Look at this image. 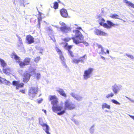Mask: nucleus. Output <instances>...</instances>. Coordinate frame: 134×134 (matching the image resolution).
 Returning <instances> with one entry per match:
<instances>
[{
  "label": "nucleus",
  "mask_w": 134,
  "mask_h": 134,
  "mask_svg": "<svg viewBox=\"0 0 134 134\" xmlns=\"http://www.w3.org/2000/svg\"><path fill=\"white\" fill-rule=\"evenodd\" d=\"M14 59L16 60V62H18L20 60V58L15 53L13 54Z\"/></svg>",
  "instance_id": "nucleus-24"
},
{
  "label": "nucleus",
  "mask_w": 134,
  "mask_h": 134,
  "mask_svg": "<svg viewBox=\"0 0 134 134\" xmlns=\"http://www.w3.org/2000/svg\"><path fill=\"white\" fill-rule=\"evenodd\" d=\"M21 1H23V3H23V5L24 6V7H25V4L24 3H25V2H24V0H21Z\"/></svg>",
  "instance_id": "nucleus-59"
},
{
  "label": "nucleus",
  "mask_w": 134,
  "mask_h": 134,
  "mask_svg": "<svg viewBox=\"0 0 134 134\" xmlns=\"http://www.w3.org/2000/svg\"><path fill=\"white\" fill-rule=\"evenodd\" d=\"M12 84L13 85L16 86V90L23 87L24 84L23 83H20L18 81H14L12 82Z\"/></svg>",
  "instance_id": "nucleus-8"
},
{
  "label": "nucleus",
  "mask_w": 134,
  "mask_h": 134,
  "mask_svg": "<svg viewBox=\"0 0 134 134\" xmlns=\"http://www.w3.org/2000/svg\"><path fill=\"white\" fill-rule=\"evenodd\" d=\"M134 57H133V55H131V56H130V58L131 59H133V58H134Z\"/></svg>",
  "instance_id": "nucleus-60"
},
{
  "label": "nucleus",
  "mask_w": 134,
  "mask_h": 134,
  "mask_svg": "<svg viewBox=\"0 0 134 134\" xmlns=\"http://www.w3.org/2000/svg\"><path fill=\"white\" fill-rule=\"evenodd\" d=\"M114 95V94L112 93L110 94H108V95L106 96V97L107 98H109L110 97H112Z\"/></svg>",
  "instance_id": "nucleus-42"
},
{
  "label": "nucleus",
  "mask_w": 134,
  "mask_h": 134,
  "mask_svg": "<svg viewBox=\"0 0 134 134\" xmlns=\"http://www.w3.org/2000/svg\"><path fill=\"white\" fill-rule=\"evenodd\" d=\"M40 57L38 56L35 59V61L36 63H37L40 60Z\"/></svg>",
  "instance_id": "nucleus-40"
},
{
  "label": "nucleus",
  "mask_w": 134,
  "mask_h": 134,
  "mask_svg": "<svg viewBox=\"0 0 134 134\" xmlns=\"http://www.w3.org/2000/svg\"><path fill=\"white\" fill-rule=\"evenodd\" d=\"M31 76V72L29 71H26L23 74V81L25 83L27 82L29 80Z\"/></svg>",
  "instance_id": "nucleus-5"
},
{
  "label": "nucleus",
  "mask_w": 134,
  "mask_h": 134,
  "mask_svg": "<svg viewBox=\"0 0 134 134\" xmlns=\"http://www.w3.org/2000/svg\"><path fill=\"white\" fill-rule=\"evenodd\" d=\"M38 88L37 86L31 87L29 88V92H38Z\"/></svg>",
  "instance_id": "nucleus-19"
},
{
  "label": "nucleus",
  "mask_w": 134,
  "mask_h": 134,
  "mask_svg": "<svg viewBox=\"0 0 134 134\" xmlns=\"http://www.w3.org/2000/svg\"><path fill=\"white\" fill-rule=\"evenodd\" d=\"M77 29L78 30H82V28H81V27H77Z\"/></svg>",
  "instance_id": "nucleus-57"
},
{
  "label": "nucleus",
  "mask_w": 134,
  "mask_h": 134,
  "mask_svg": "<svg viewBox=\"0 0 134 134\" xmlns=\"http://www.w3.org/2000/svg\"><path fill=\"white\" fill-rule=\"evenodd\" d=\"M58 2L59 3H61V2L60 1H59V0H58Z\"/></svg>",
  "instance_id": "nucleus-64"
},
{
  "label": "nucleus",
  "mask_w": 134,
  "mask_h": 134,
  "mask_svg": "<svg viewBox=\"0 0 134 134\" xmlns=\"http://www.w3.org/2000/svg\"><path fill=\"white\" fill-rule=\"evenodd\" d=\"M106 52L108 54H109V51L108 49H107L106 50Z\"/></svg>",
  "instance_id": "nucleus-58"
},
{
  "label": "nucleus",
  "mask_w": 134,
  "mask_h": 134,
  "mask_svg": "<svg viewBox=\"0 0 134 134\" xmlns=\"http://www.w3.org/2000/svg\"><path fill=\"white\" fill-rule=\"evenodd\" d=\"M104 24L105 25V27L108 29H110L112 26H114L115 25H118L117 24H114L109 20H107V23H105Z\"/></svg>",
  "instance_id": "nucleus-10"
},
{
  "label": "nucleus",
  "mask_w": 134,
  "mask_h": 134,
  "mask_svg": "<svg viewBox=\"0 0 134 134\" xmlns=\"http://www.w3.org/2000/svg\"><path fill=\"white\" fill-rule=\"evenodd\" d=\"M45 30L47 31L49 34H52L53 33V30L51 27H47L45 28Z\"/></svg>",
  "instance_id": "nucleus-22"
},
{
  "label": "nucleus",
  "mask_w": 134,
  "mask_h": 134,
  "mask_svg": "<svg viewBox=\"0 0 134 134\" xmlns=\"http://www.w3.org/2000/svg\"><path fill=\"white\" fill-rule=\"evenodd\" d=\"M105 21V19L102 17L100 18L98 20V22L99 25L101 26H103L104 27H105L104 24L105 23H104V22Z\"/></svg>",
  "instance_id": "nucleus-18"
},
{
  "label": "nucleus",
  "mask_w": 134,
  "mask_h": 134,
  "mask_svg": "<svg viewBox=\"0 0 134 134\" xmlns=\"http://www.w3.org/2000/svg\"><path fill=\"white\" fill-rule=\"evenodd\" d=\"M36 93H29V95L30 98H33L35 96Z\"/></svg>",
  "instance_id": "nucleus-32"
},
{
  "label": "nucleus",
  "mask_w": 134,
  "mask_h": 134,
  "mask_svg": "<svg viewBox=\"0 0 134 134\" xmlns=\"http://www.w3.org/2000/svg\"><path fill=\"white\" fill-rule=\"evenodd\" d=\"M0 63L1 65V66L3 67V72L5 73H7L8 72L9 69L4 68V67L7 65V64L1 58H0Z\"/></svg>",
  "instance_id": "nucleus-7"
},
{
  "label": "nucleus",
  "mask_w": 134,
  "mask_h": 134,
  "mask_svg": "<svg viewBox=\"0 0 134 134\" xmlns=\"http://www.w3.org/2000/svg\"><path fill=\"white\" fill-rule=\"evenodd\" d=\"M42 110H43V111H44V113L45 114H46V110H44V109H43Z\"/></svg>",
  "instance_id": "nucleus-61"
},
{
  "label": "nucleus",
  "mask_w": 134,
  "mask_h": 134,
  "mask_svg": "<svg viewBox=\"0 0 134 134\" xmlns=\"http://www.w3.org/2000/svg\"><path fill=\"white\" fill-rule=\"evenodd\" d=\"M31 60L29 58H26L24 61V63L26 65H27L29 64Z\"/></svg>",
  "instance_id": "nucleus-26"
},
{
  "label": "nucleus",
  "mask_w": 134,
  "mask_h": 134,
  "mask_svg": "<svg viewBox=\"0 0 134 134\" xmlns=\"http://www.w3.org/2000/svg\"><path fill=\"white\" fill-rule=\"evenodd\" d=\"M56 91L58 92H64L63 90L59 88H56Z\"/></svg>",
  "instance_id": "nucleus-36"
},
{
  "label": "nucleus",
  "mask_w": 134,
  "mask_h": 134,
  "mask_svg": "<svg viewBox=\"0 0 134 134\" xmlns=\"http://www.w3.org/2000/svg\"><path fill=\"white\" fill-rule=\"evenodd\" d=\"M17 47L18 49L21 50H23L24 49L23 45L17 44Z\"/></svg>",
  "instance_id": "nucleus-31"
},
{
  "label": "nucleus",
  "mask_w": 134,
  "mask_h": 134,
  "mask_svg": "<svg viewBox=\"0 0 134 134\" xmlns=\"http://www.w3.org/2000/svg\"><path fill=\"white\" fill-rule=\"evenodd\" d=\"M58 102L57 100L55 99L51 102V103L53 105L52 108V110L54 112L56 113L57 111H61L57 113L58 115H61L63 114L65 112V110L61 111L63 109V107L61 106H59L57 105Z\"/></svg>",
  "instance_id": "nucleus-1"
},
{
  "label": "nucleus",
  "mask_w": 134,
  "mask_h": 134,
  "mask_svg": "<svg viewBox=\"0 0 134 134\" xmlns=\"http://www.w3.org/2000/svg\"><path fill=\"white\" fill-rule=\"evenodd\" d=\"M72 121L74 122L75 123V124H76L77 125H78V124L79 122H78V121H77L76 120L74 119H73L72 120Z\"/></svg>",
  "instance_id": "nucleus-46"
},
{
  "label": "nucleus",
  "mask_w": 134,
  "mask_h": 134,
  "mask_svg": "<svg viewBox=\"0 0 134 134\" xmlns=\"http://www.w3.org/2000/svg\"><path fill=\"white\" fill-rule=\"evenodd\" d=\"M17 44L23 45L22 41H18Z\"/></svg>",
  "instance_id": "nucleus-53"
},
{
  "label": "nucleus",
  "mask_w": 134,
  "mask_h": 134,
  "mask_svg": "<svg viewBox=\"0 0 134 134\" xmlns=\"http://www.w3.org/2000/svg\"><path fill=\"white\" fill-rule=\"evenodd\" d=\"M105 112H108L109 111L107 110H105L104 111Z\"/></svg>",
  "instance_id": "nucleus-62"
},
{
  "label": "nucleus",
  "mask_w": 134,
  "mask_h": 134,
  "mask_svg": "<svg viewBox=\"0 0 134 134\" xmlns=\"http://www.w3.org/2000/svg\"><path fill=\"white\" fill-rule=\"evenodd\" d=\"M128 99H129L130 101L134 103V100L131 99L127 97H126Z\"/></svg>",
  "instance_id": "nucleus-51"
},
{
  "label": "nucleus",
  "mask_w": 134,
  "mask_h": 134,
  "mask_svg": "<svg viewBox=\"0 0 134 134\" xmlns=\"http://www.w3.org/2000/svg\"><path fill=\"white\" fill-rule=\"evenodd\" d=\"M82 43L86 46H87L88 45V43L86 41L83 42Z\"/></svg>",
  "instance_id": "nucleus-47"
},
{
  "label": "nucleus",
  "mask_w": 134,
  "mask_h": 134,
  "mask_svg": "<svg viewBox=\"0 0 134 134\" xmlns=\"http://www.w3.org/2000/svg\"><path fill=\"white\" fill-rule=\"evenodd\" d=\"M18 62L19 63V65L21 68H23L26 65L24 62H23L20 61Z\"/></svg>",
  "instance_id": "nucleus-33"
},
{
  "label": "nucleus",
  "mask_w": 134,
  "mask_h": 134,
  "mask_svg": "<svg viewBox=\"0 0 134 134\" xmlns=\"http://www.w3.org/2000/svg\"><path fill=\"white\" fill-rule=\"evenodd\" d=\"M94 34L97 35L106 36L107 34L105 32L98 29H96L94 30Z\"/></svg>",
  "instance_id": "nucleus-14"
},
{
  "label": "nucleus",
  "mask_w": 134,
  "mask_h": 134,
  "mask_svg": "<svg viewBox=\"0 0 134 134\" xmlns=\"http://www.w3.org/2000/svg\"><path fill=\"white\" fill-rule=\"evenodd\" d=\"M39 123L42 126L43 129L47 134H51L49 131V126L43 122L42 119L41 118H39Z\"/></svg>",
  "instance_id": "nucleus-4"
},
{
  "label": "nucleus",
  "mask_w": 134,
  "mask_h": 134,
  "mask_svg": "<svg viewBox=\"0 0 134 134\" xmlns=\"http://www.w3.org/2000/svg\"><path fill=\"white\" fill-rule=\"evenodd\" d=\"M60 94L64 97L66 96V94L65 93H59Z\"/></svg>",
  "instance_id": "nucleus-45"
},
{
  "label": "nucleus",
  "mask_w": 134,
  "mask_h": 134,
  "mask_svg": "<svg viewBox=\"0 0 134 134\" xmlns=\"http://www.w3.org/2000/svg\"><path fill=\"white\" fill-rule=\"evenodd\" d=\"M71 39V38L66 37L63 39V40L65 42H68Z\"/></svg>",
  "instance_id": "nucleus-37"
},
{
  "label": "nucleus",
  "mask_w": 134,
  "mask_h": 134,
  "mask_svg": "<svg viewBox=\"0 0 134 134\" xmlns=\"http://www.w3.org/2000/svg\"><path fill=\"white\" fill-rule=\"evenodd\" d=\"M110 16L113 18L120 19L119 18H118V17L119 16V15L116 14H111Z\"/></svg>",
  "instance_id": "nucleus-29"
},
{
  "label": "nucleus",
  "mask_w": 134,
  "mask_h": 134,
  "mask_svg": "<svg viewBox=\"0 0 134 134\" xmlns=\"http://www.w3.org/2000/svg\"><path fill=\"white\" fill-rule=\"evenodd\" d=\"M34 38L30 35H27L26 36V42L28 44H30L34 42Z\"/></svg>",
  "instance_id": "nucleus-12"
},
{
  "label": "nucleus",
  "mask_w": 134,
  "mask_h": 134,
  "mask_svg": "<svg viewBox=\"0 0 134 134\" xmlns=\"http://www.w3.org/2000/svg\"><path fill=\"white\" fill-rule=\"evenodd\" d=\"M60 58L61 60V63L64 66L65 68L67 67V66L66 65L65 63V60L64 59V56L63 55L62 53V55H59Z\"/></svg>",
  "instance_id": "nucleus-15"
},
{
  "label": "nucleus",
  "mask_w": 134,
  "mask_h": 134,
  "mask_svg": "<svg viewBox=\"0 0 134 134\" xmlns=\"http://www.w3.org/2000/svg\"><path fill=\"white\" fill-rule=\"evenodd\" d=\"M20 92H25V91H24V90H22L21 91H20Z\"/></svg>",
  "instance_id": "nucleus-63"
},
{
  "label": "nucleus",
  "mask_w": 134,
  "mask_h": 134,
  "mask_svg": "<svg viewBox=\"0 0 134 134\" xmlns=\"http://www.w3.org/2000/svg\"><path fill=\"white\" fill-rule=\"evenodd\" d=\"M69 55L71 56L72 57H73L74 56L73 52L71 51H68Z\"/></svg>",
  "instance_id": "nucleus-39"
},
{
  "label": "nucleus",
  "mask_w": 134,
  "mask_h": 134,
  "mask_svg": "<svg viewBox=\"0 0 134 134\" xmlns=\"http://www.w3.org/2000/svg\"><path fill=\"white\" fill-rule=\"evenodd\" d=\"M101 53L102 54H103V53H104L105 54H106V52H104V49L103 47L102 48H101Z\"/></svg>",
  "instance_id": "nucleus-43"
},
{
  "label": "nucleus",
  "mask_w": 134,
  "mask_h": 134,
  "mask_svg": "<svg viewBox=\"0 0 134 134\" xmlns=\"http://www.w3.org/2000/svg\"><path fill=\"white\" fill-rule=\"evenodd\" d=\"M93 70V68H89L88 69L85 70L83 76L85 80H87L91 76Z\"/></svg>",
  "instance_id": "nucleus-3"
},
{
  "label": "nucleus",
  "mask_w": 134,
  "mask_h": 134,
  "mask_svg": "<svg viewBox=\"0 0 134 134\" xmlns=\"http://www.w3.org/2000/svg\"><path fill=\"white\" fill-rule=\"evenodd\" d=\"M71 38L73 40V42L76 44H77L80 43H82L81 41H80L77 40L76 38L72 37Z\"/></svg>",
  "instance_id": "nucleus-23"
},
{
  "label": "nucleus",
  "mask_w": 134,
  "mask_h": 134,
  "mask_svg": "<svg viewBox=\"0 0 134 134\" xmlns=\"http://www.w3.org/2000/svg\"><path fill=\"white\" fill-rule=\"evenodd\" d=\"M55 96H51V97L50 98V100H51L54 99H55Z\"/></svg>",
  "instance_id": "nucleus-44"
},
{
  "label": "nucleus",
  "mask_w": 134,
  "mask_h": 134,
  "mask_svg": "<svg viewBox=\"0 0 134 134\" xmlns=\"http://www.w3.org/2000/svg\"><path fill=\"white\" fill-rule=\"evenodd\" d=\"M81 62L82 63L83 62V60L82 59H74L72 60V62L74 63L78 64L79 62Z\"/></svg>",
  "instance_id": "nucleus-25"
},
{
  "label": "nucleus",
  "mask_w": 134,
  "mask_h": 134,
  "mask_svg": "<svg viewBox=\"0 0 134 134\" xmlns=\"http://www.w3.org/2000/svg\"><path fill=\"white\" fill-rule=\"evenodd\" d=\"M123 2L127 5L129 7H131L134 8V4L127 0H124Z\"/></svg>",
  "instance_id": "nucleus-20"
},
{
  "label": "nucleus",
  "mask_w": 134,
  "mask_h": 134,
  "mask_svg": "<svg viewBox=\"0 0 134 134\" xmlns=\"http://www.w3.org/2000/svg\"><path fill=\"white\" fill-rule=\"evenodd\" d=\"M112 102L113 103L116 104L120 105V103H119L118 102L117 100H115V99H113L111 100Z\"/></svg>",
  "instance_id": "nucleus-38"
},
{
  "label": "nucleus",
  "mask_w": 134,
  "mask_h": 134,
  "mask_svg": "<svg viewBox=\"0 0 134 134\" xmlns=\"http://www.w3.org/2000/svg\"><path fill=\"white\" fill-rule=\"evenodd\" d=\"M94 127V125H93L91 127L89 130L90 131V132L91 134H93L94 132V129L93 128Z\"/></svg>",
  "instance_id": "nucleus-34"
},
{
  "label": "nucleus",
  "mask_w": 134,
  "mask_h": 134,
  "mask_svg": "<svg viewBox=\"0 0 134 134\" xmlns=\"http://www.w3.org/2000/svg\"><path fill=\"white\" fill-rule=\"evenodd\" d=\"M105 108H106L108 109H110V105H108L106 103H104L102 104V108L103 109Z\"/></svg>",
  "instance_id": "nucleus-27"
},
{
  "label": "nucleus",
  "mask_w": 134,
  "mask_h": 134,
  "mask_svg": "<svg viewBox=\"0 0 134 134\" xmlns=\"http://www.w3.org/2000/svg\"><path fill=\"white\" fill-rule=\"evenodd\" d=\"M55 49L56 51L59 54V55H62V53L61 50L60 49L56 47H55Z\"/></svg>",
  "instance_id": "nucleus-35"
},
{
  "label": "nucleus",
  "mask_w": 134,
  "mask_h": 134,
  "mask_svg": "<svg viewBox=\"0 0 134 134\" xmlns=\"http://www.w3.org/2000/svg\"><path fill=\"white\" fill-rule=\"evenodd\" d=\"M60 13L61 16L63 18H66L68 16L67 10L64 8L60 9Z\"/></svg>",
  "instance_id": "nucleus-9"
},
{
  "label": "nucleus",
  "mask_w": 134,
  "mask_h": 134,
  "mask_svg": "<svg viewBox=\"0 0 134 134\" xmlns=\"http://www.w3.org/2000/svg\"><path fill=\"white\" fill-rule=\"evenodd\" d=\"M97 45L99 48H100L101 49L103 47L102 45L100 44H97Z\"/></svg>",
  "instance_id": "nucleus-48"
},
{
  "label": "nucleus",
  "mask_w": 134,
  "mask_h": 134,
  "mask_svg": "<svg viewBox=\"0 0 134 134\" xmlns=\"http://www.w3.org/2000/svg\"><path fill=\"white\" fill-rule=\"evenodd\" d=\"M125 55L127 56L129 58H130L131 55L127 54V53H126L125 54H124V55L125 56Z\"/></svg>",
  "instance_id": "nucleus-50"
},
{
  "label": "nucleus",
  "mask_w": 134,
  "mask_h": 134,
  "mask_svg": "<svg viewBox=\"0 0 134 134\" xmlns=\"http://www.w3.org/2000/svg\"><path fill=\"white\" fill-rule=\"evenodd\" d=\"M112 90L114 92H118L122 89V86L120 85L115 84L112 86Z\"/></svg>",
  "instance_id": "nucleus-13"
},
{
  "label": "nucleus",
  "mask_w": 134,
  "mask_h": 134,
  "mask_svg": "<svg viewBox=\"0 0 134 134\" xmlns=\"http://www.w3.org/2000/svg\"><path fill=\"white\" fill-rule=\"evenodd\" d=\"M86 54H85L82 57H80V59H81L82 58H84L85 59H86L85 57H86Z\"/></svg>",
  "instance_id": "nucleus-54"
},
{
  "label": "nucleus",
  "mask_w": 134,
  "mask_h": 134,
  "mask_svg": "<svg viewBox=\"0 0 134 134\" xmlns=\"http://www.w3.org/2000/svg\"><path fill=\"white\" fill-rule=\"evenodd\" d=\"M71 95L74 98L79 101H81L82 99V97H81L79 95L75 94L73 93H72Z\"/></svg>",
  "instance_id": "nucleus-16"
},
{
  "label": "nucleus",
  "mask_w": 134,
  "mask_h": 134,
  "mask_svg": "<svg viewBox=\"0 0 134 134\" xmlns=\"http://www.w3.org/2000/svg\"><path fill=\"white\" fill-rule=\"evenodd\" d=\"M129 115L131 118L134 120V116H132L130 115Z\"/></svg>",
  "instance_id": "nucleus-55"
},
{
  "label": "nucleus",
  "mask_w": 134,
  "mask_h": 134,
  "mask_svg": "<svg viewBox=\"0 0 134 134\" xmlns=\"http://www.w3.org/2000/svg\"><path fill=\"white\" fill-rule=\"evenodd\" d=\"M65 106L66 108L70 110L74 108L75 107V105L70 100H67L65 101Z\"/></svg>",
  "instance_id": "nucleus-6"
},
{
  "label": "nucleus",
  "mask_w": 134,
  "mask_h": 134,
  "mask_svg": "<svg viewBox=\"0 0 134 134\" xmlns=\"http://www.w3.org/2000/svg\"><path fill=\"white\" fill-rule=\"evenodd\" d=\"M18 39V41H22V39L19 36H17Z\"/></svg>",
  "instance_id": "nucleus-49"
},
{
  "label": "nucleus",
  "mask_w": 134,
  "mask_h": 134,
  "mask_svg": "<svg viewBox=\"0 0 134 134\" xmlns=\"http://www.w3.org/2000/svg\"><path fill=\"white\" fill-rule=\"evenodd\" d=\"M43 100V99H41L40 100H38V103L39 104L41 103L42 102V101Z\"/></svg>",
  "instance_id": "nucleus-52"
},
{
  "label": "nucleus",
  "mask_w": 134,
  "mask_h": 134,
  "mask_svg": "<svg viewBox=\"0 0 134 134\" xmlns=\"http://www.w3.org/2000/svg\"><path fill=\"white\" fill-rule=\"evenodd\" d=\"M59 4L57 2H55L54 3L53 8L55 9H57L58 8Z\"/></svg>",
  "instance_id": "nucleus-30"
},
{
  "label": "nucleus",
  "mask_w": 134,
  "mask_h": 134,
  "mask_svg": "<svg viewBox=\"0 0 134 134\" xmlns=\"http://www.w3.org/2000/svg\"><path fill=\"white\" fill-rule=\"evenodd\" d=\"M59 24L62 26L60 27V30L63 33H66L71 31V28L68 26L64 23L60 21Z\"/></svg>",
  "instance_id": "nucleus-2"
},
{
  "label": "nucleus",
  "mask_w": 134,
  "mask_h": 134,
  "mask_svg": "<svg viewBox=\"0 0 134 134\" xmlns=\"http://www.w3.org/2000/svg\"><path fill=\"white\" fill-rule=\"evenodd\" d=\"M101 58L102 59H103L104 60H105V58L104 57H103V56H102L101 55Z\"/></svg>",
  "instance_id": "nucleus-56"
},
{
  "label": "nucleus",
  "mask_w": 134,
  "mask_h": 134,
  "mask_svg": "<svg viewBox=\"0 0 134 134\" xmlns=\"http://www.w3.org/2000/svg\"><path fill=\"white\" fill-rule=\"evenodd\" d=\"M42 18L41 17L38 18V24L37 25V27L39 28L40 27L41 23L40 22L42 20Z\"/></svg>",
  "instance_id": "nucleus-28"
},
{
  "label": "nucleus",
  "mask_w": 134,
  "mask_h": 134,
  "mask_svg": "<svg viewBox=\"0 0 134 134\" xmlns=\"http://www.w3.org/2000/svg\"><path fill=\"white\" fill-rule=\"evenodd\" d=\"M75 32V36L76 38L79 39L80 40H82L83 39V36L82 35L81 33L78 30H74L73 32Z\"/></svg>",
  "instance_id": "nucleus-11"
},
{
  "label": "nucleus",
  "mask_w": 134,
  "mask_h": 134,
  "mask_svg": "<svg viewBox=\"0 0 134 134\" xmlns=\"http://www.w3.org/2000/svg\"><path fill=\"white\" fill-rule=\"evenodd\" d=\"M41 76L40 74L39 73H37L36 75V78L37 80L39 79Z\"/></svg>",
  "instance_id": "nucleus-41"
},
{
  "label": "nucleus",
  "mask_w": 134,
  "mask_h": 134,
  "mask_svg": "<svg viewBox=\"0 0 134 134\" xmlns=\"http://www.w3.org/2000/svg\"><path fill=\"white\" fill-rule=\"evenodd\" d=\"M0 83H5L6 85H9L10 83V82L6 80L5 79L2 78L1 77H0Z\"/></svg>",
  "instance_id": "nucleus-17"
},
{
  "label": "nucleus",
  "mask_w": 134,
  "mask_h": 134,
  "mask_svg": "<svg viewBox=\"0 0 134 134\" xmlns=\"http://www.w3.org/2000/svg\"><path fill=\"white\" fill-rule=\"evenodd\" d=\"M72 45H68V43H65L64 46V48L68 50V51H70V49L72 48Z\"/></svg>",
  "instance_id": "nucleus-21"
}]
</instances>
